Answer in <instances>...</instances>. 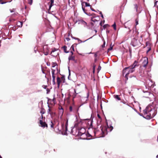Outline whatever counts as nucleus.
I'll return each instance as SVG.
<instances>
[{"label": "nucleus", "instance_id": "obj_1", "mask_svg": "<svg viewBox=\"0 0 158 158\" xmlns=\"http://www.w3.org/2000/svg\"><path fill=\"white\" fill-rule=\"evenodd\" d=\"M94 117L91 114L90 119L91 120L88 121V122H90V127L89 128V130H92L93 131V132L95 135L99 131V129H98L99 126L100 125V123L99 124L98 123V121L97 123V126L96 127H93V119L94 118Z\"/></svg>", "mask_w": 158, "mask_h": 158}, {"label": "nucleus", "instance_id": "obj_2", "mask_svg": "<svg viewBox=\"0 0 158 158\" xmlns=\"http://www.w3.org/2000/svg\"><path fill=\"white\" fill-rule=\"evenodd\" d=\"M68 119H67L65 125L64 123H62L61 126V129L59 130L58 129L59 132H60L61 134L63 135H68L67 131L68 130Z\"/></svg>", "mask_w": 158, "mask_h": 158}, {"label": "nucleus", "instance_id": "obj_3", "mask_svg": "<svg viewBox=\"0 0 158 158\" xmlns=\"http://www.w3.org/2000/svg\"><path fill=\"white\" fill-rule=\"evenodd\" d=\"M77 126L76 129L78 131L77 135L81 136L85 134L86 131L85 129L83 127H78L77 126Z\"/></svg>", "mask_w": 158, "mask_h": 158}, {"label": "nucleus", "instance_id": "obj_4", "mask_svg": "<svg viewBox=\"0 0 158 158\" xmlns=\"http://www.w3.org/2000/svg\"><path fill=\"white\" fill-rule=\"evenodd\" d=\"M153 104L154 106L153 109L155 111V113L153 114V117H154L156 114L157 113V109L158 108V99L155 98Z\"/></svg>", "mask_w": 158, "mask_h": 158}, {"label": "nucleus", "instance_id": "obj_5", "mask_svg": "<svg viewBox=\"0 0 158 158\" xmlns=\"http://www.w3.org/2000/svg\"><path fill=\"white\" fill-rule=\"evenodd\" d=\"M100 128L101 131L102 136L101 137H104L105 135L107 134V128L105 127L104 126H102V125L100 126Z\"/></svg>", "mask_w": 158, "mask_h": 158}, {"label": "nucleus", "instance_id": "obj_6", "mask_svg": "<svg viewBox=\"0 0 158 158\" xmlns=\"http://www.w3.org/2000/svg\"><path fill=\"white\" fill-rule=\"evenodd\" d=\"M130 44L133 47H135L137 46L138 45L137 39L135 38H133L131 40Z\"/></svg>", "mask_w": 158, "mask_h": 158}, {"label": "nucleus", "instance_id": "obj_7", "mask_svg": "<svg viewBox=\"0 0 158 158\" xmlns=\"http://www.w3.org/2000/svg\"><path fill=\"white\" fill-rule=\"evenodd\" d=\"M51 115H50V116H51V118L52 119H53V120L55 122L57 121L59 123V119H58H58H56V118H53L55 116H56L57 115L56 112L55 111H53L52 110V111H51Z\"/></svg>", "mask_w": 158, "mask_h": 158}, {"label": "nucleus", "instance_id": "obj_8", "mask_svg": "<svg viewBox=\"0 0 158 158\" xmlns=\"http://www.w3.org/2000/svg\"><path fill=\"white\" fill-rule=\"evenodd\" d=\"M40 126L43 128L45 127H48V124L45 121L44 122L42 119L39 120Z\"/></svg>", "mask_w": 158, "mask_h": 158}, {"label": "nucleus", "instance_id": "obj_9", "mask_svg": "<svg viewBox=\"0 0 158 158\" xmlns=\"http://www.w3.org/2000/svg\"><path fill=\"white\" fill-rule=\"evenodd\" d=\"M21 10L22 11L23 14L24 13V12L25 13H27L26 15H25V16H26L27 15H28V10L27 9V7L26 5L25 6L24 8H21Z\"/></svg>", "mask_w": 158, "mask_h": 158}, {"label": "nucleus", "instance_id": "obj_10", "mask_svg": "<svg viewBox=\"0 0 158 158\" xmlns=\"http://www.w3.org/2000/svg\"><path fill=\"white\" fill-rule=\"evenodd\" d=\"M56 81L57 85V88L59 89L60 87V83L62 82L61 78L59 77H57L56 78Z\"/></svg>", "mask_w": 158, "mask_h": 158}, {"label": "nucleus", "instance_id": "obj_11", "mask_svg": "<svg viewBox=\"0 0 158 158\" xmlns=\"http://www.w3.org/2000/svg\"><path fill=\"white\" fill-rule=\"evenodd\" d=\"M148 63V59L146 58L145 59L143 62V66L144 67H146Z\"/></svg>", "mask_w": 158, "mask_h": 158}, {"label": "nucleus", "instance_id": "obj_12", "mask_svg": "<svg viewBox=\"0 0 158 158\" xmlns=\"http://www.w3.org/2000/svg\"><path fill=\"white\" fill-rule=\"evenodd\" d=\"M138 61L137 60H135L133 64H131L130 67H132L133 69L136 66H138Z\"/></svg>", "mask_w": 158, "mask_h": 158}, {"label": "nucleus", "instance_id": "obj_13", "mask_svg": "<svg viewBox=\"0 0 158 158\" xmlns=\"http://www.w3.org/2000/svg\"><path fill=\"white\" fill-rule=\"evenodd\" d=\"M131 67L130 66L128 67H125L124 68L123 70V76H124V74L125 73H126L127 72L129 69Z\"/></svg>", "mask_w": 158, "mask_h": 158}, {"label": "nucleus", "instance_id": "obj_14", "mask_svg": "<svg viewBox=\"0 0 158 158\" xmlns=\"http://www.w3.org/2000/svg\"><path fill=\"white\" fill-rule=\"evenodd\" d=\"M80 106L77 107L74 104L73 105V112H78L79 108Z\"/></svg>", "mask_w": 158, "mask_h": 158}, {"label": "nucleus", "instance_id": "obj_15", "mask_svg": "<svg viewBox=\"0 0 158 158\" xmlns=\"http://www.w3.org/2000/svg\"><path fill=\"white\" fill-rule=\"evenodd\" d=\"M89 27H88V29L93 30V29H94L95 27H94V23L91 22L90 23V25Z\"/></svg>", "mask_w": 158, "mask_h": 158}, {"label": "nucleus", "instance_id": "obj_16", "mask_svg": "<svg viewBox=\"0 0 158 158\" xmlns=\"http://www.w3.org/2000/svg\"><path fill=\"white\" fill-rule=\"evenodd\" d=\"M81 3L82 6H83L84 4L85 3V7H88V6H91L90 4L89 3H88L86 2H83L82 0H81Z\"/></svg>", "mask_w": 158, "mask_h": 158}, {"label": "nucleus", "instance_id": "obj_17", "mask_svg": "<svg viewBox=\"0 0 158 158\" xmlns=\"http://www.w3.org/2000/svg\"><path fill=\"white\" fill-rule=\"evenodd\" d=\"M135 70V69H133L132 67H130L129 68V69L128 70L126 73H128V74L129 75L130 73L133 72Z\"/></svg>", "mask_w": 158, "mask_h": 158}, {"label": "nucleus", "instance_id": "obj_18", "mask_svg": "<svg viewBox=\"0 0 158 158\" xmlns=\"http://www.w3.org/2000/svg\"><path fill=\"white\" fill-rule=\"evenodd\" d=\"M64 113V111L62 110H59V116L58 117V119H59V116H60V119L62 118V116Z\"/></svg>", "mask_w": 158, "mask_h": 158}, {"label": "nucleus", "instance_id": "obj_19", "mask_svg": "<svg viewBox=\"0 0 158 158\" xmlns=\"http://www.w3.org/2000/svg\"><path fill=\"white\" fill-rule=\"evenodd\" d=\"M77 125H78V124H77V123H75L74 124V126L73 127H71L72 129H71V131L70 132V134H72L73 135H75L73 134V129L74 128V127H75L76 128V127H77Z\"/></svg>", "mask_w": 158, "mask_h": 158}, {"label": "nucleus", "instance_id": "obj_20", "mask_svg": "<svg viewBox=\"0 0 158 158\" xmlns=\"http://www.w3.org/2000/svg\"><path fill=\"white\" fill-rule=\"evenodd\" d=\"M77 22H78V24H84V21L83 19L76 20L75 23H76Z\"/></svg>", "mask_w": 158, "mask_h": 158}, {"label": "nucleus", "instance_id": "obj_21", "mask_svg": "<svg viewBox=\"0 0 158 158\" xmlns=\"http://www.w3.org/2000/svg\"><path fill=\"white\" fill-rule=\"evenodd\" d=\"M75 56H73L72 55L69 56L68 57L69 62L71 60L73 61L75 59Z\"/></svg>", "mask_w": 158, "mask_h": 158}, {"label": "nucleus", "instance_id": "obj_22", "mask_svg": "<svg viewBox=\"0 0 158 158\" xmlns=\"http://www.w3.org/2000/svg\"><path fill=\"white\" fill-rule=\"evenodd\" d=\"M107 26H108V24H105L103 26L102 25V27H101L100 29L101 31H102L103 29H105L107 27Z\"/></svg>", "mask_w": 158, "mask_h": 158}, {"label": "nucleus", "instance_id": "obj_23", "mask_svg": "<svg viewBox=\"0 0 158 158\" xmlns=\"http://www.w3.org/2000/svg\"><path fill=\"white\" fill-rule=\"evenodd\" d=\"M114 97L118 101H120L121 100L120 97L118 95H114Z\"/></svg>", "mask_w": 158, "mask_h": 158}, {"label": "nucleus", "instance_id": "obj_24", "mask_svg": "<svg viewBox=\"0 0 158 158\" xmlns=\"http://www.w3.org/2000/svg\"><path fill=\"white\" fill-rule=\"evenodd\" d=\"M12 1V0H10L6 2L5 1H3V0H0V4H4L6 3L7 2H11Z\"/></svg>", "mask_w": 158, "mask_h": 158}, {"label": "nucleus", "instance_id": "obj_25", "mask_svg": "<svg viewBox=\"0 0 158 158\" xmlns=\"http://www.w3.org/2000/svg\"><path fill=\"white\" fill-rule=\"evenodd\" d=\"M62 48L63 49L64 52L65 53H68L69 52V51H67V47L64 45L62 47Z\"/></svg>", "mask_w": 158, "mask_h": 158}, {"label": "nucleus", "instance_id": "obj_26", "mask_svg": "<svg viewBox=\"0 0 158 158\" xmlns=\"http://www.w3.org/2000/svg\"><path fill=\"white\" fill-rule=\"evenodd\" d=\"M143 93H147L148 95H152L153 96V97H154V95L152 94L150 92H148L147 91H144V90H143Z\"/></svg>", "mask_w": 158, "mask_h": 158}, {"label": "nucleus", "instance_id": "obj_27", "mask_svg": "<svg viewBox=\"0 0 158 158\" xmlns=\"http://www.w3.org/2000/svg\"><path fill=\"white\" fill-rule=\"evenodd\" d=\"M48 107L49 108L48 110L47 111L48 114H50V115H51V111H52V110H51V109H50V106H49V104H48Z\"/></svg>", "mask_w": 158, "mask_h": 158}, {"label": "nucleus", "instance_id": "obj_28", "mask_svg": "<svg viewBox=\"0 0 158 158\" xmlns=\"http://www.w3.org/2000/svg\"><path fill=\"white\" fill-rule=\"evenodd\" d=\"M61 81L63 83H64L65 82V76L64 75H63L61 77Z\"/></svg>", "mask_w": 158, "mask_h": 158}, {"label": "nucleus", "instance_id": "obj_29", "mask_svg": "<svg viewBox=\"0 0 158 158\" xmlns=\"http://www.w3.org/2000/svg\"><path fill=\"white\" fill-rule=\"evenodd\" d=\"M143 118L147 120H150L152 118V117H150L149 115H147L146 116L143 117Z\"/></svg>", "mask_w": 158, "mask_h": 158}, {"label": "nucleus", "instance_id": "obj_30", "mask_svg": "<svg viewBox=\"0 0 158 158\" xmlns=\"http://www.w3.org/2000/svg\"><path fill=\"white\" fill-rule=\"evenodd\" d=\"M128 73H126V74L125 76V83H127V81L128 79Z\"/></svg>", "mask_w": 158, "mask_h": 158}, {"label": "nucleus", "instance_id": "obj_31", "mask_svg": "<svg viewBox=\"0 0 158 158\" xmlns=\"http://www.w3.org/2000/svg\"><path fill=\"white\" fill-rule=\"evenodd\" d=\"M54 0H50V1L48 2V4L53 6L54 5Z\"/></svg>", "mask_w": 158, "mask_h": 158}, {"label": "nucleus", "instance_id": "obj_32", "mask_svg": "<svg viewBox=\"0 0 158 158\" xmlns=\"http://www.w3.org/2000/svg\"><path fill=\"white\" fill-rule=\"evenodd\" d=\"M94 36H94H92V37H90V38H89L88 39L86 40H85V41H81V40H80V41H78L79 42V43H78V44H80V43H84V42H85L86 41L88 40H89V39H91L92 38V37H93Z\"/></svg>", "mask_w": 158, "mask_h": 158}, {"label": "nucleus", "instance_id": "obj_33", "mask_svg": "<svg viewBox=\"0 0 158 158\" xmlns=\"http://www.w3.org/2000/svg\"><path fill=\"white\" fill-rule=\"evenodd\" d=\"M40 113L41 114H44L45 113V110L44 109L42 108L41 109V110H40Z\"/></svg>", "mask_w": 158, "mask_h": 158}, {"label": "nucleus", "instance_id": "obj_34", "mask_svg": "<svg viewBox=\"0 0 158 158\" xmlns=\"http://www.w3.org/2000/svg\"><path fill=\"white\" fill-rule=\"evenodd\" d=\"M112 27H113V28L114 30H116V24L115 22L112 25Z\"/></svg>", "mask_w": 158, "mask_h": 158}, {"label": "nucleus", "instance_id": "obj_35", "mask_svg": "<svg viewBox=\"0 0 158 158\" xmlns=\"http://www.w3.org/2000/svg\"><path fill=\"white\" fill-rule=\"evenodd\" d=\"M71 36L73 39L77 40L78 41H80V39L79 38L73 36L72 35H71Z\"/></svg>", "mask_w": 158, "mask_h": 158}, {"label": "nucleus", "instance_id": "obj_36", "mask_svg": "<svg viewBox=\"0 0 158 158\" xmlns=\"http://www.w3.org/2000/svg\"><path fill=\"white\" fill-rule=\"evenodd\" d=\"M56 66H58V64L56 62H52V68H54Z\"/></svg>", "mask_w": 158, "mask_h": 158}, {"label": "nucleus", "instance_id": "obj_37", "mask_svg": "<svg viewBox=\"0 0 158 158\" xmlns=\"http://www.w3.org/2000/svg\"><path fill=\"white\" fill-rule=\"evenodd\" d=\"M105 20H103V21H101L99 24V25L101 26V27L102 26V25L105 23Z\"/></svg>", "mask_w": 158, "mask_h": 158}, {"label": "nucleus", "instance_id": "obj_38", "mask_svg": "<svg viewBox=\"0 0 158 158\" xmlns=\"http://www.w3.org/2000/svg\"><path fill=\"white\" fill-rule=\"evenodd\" d=\"M99 19L98 20H97L96 19H93V18H91V21H92V22H93L94 23H95L96 22H98L99 21L100 19L99 18Z\"/></svg>", "mask_w": 158, "mask_h": 158}, {"label": "nucleus", "instance_id": "obj_39", "mask_svg": "<svg viewBox=\"0 0 158 158\" xmlns=\"http://www.w3.org/2000/svg\"><path fill=\"white\" fill-rule=\"evenodd\" d=\"M19 23H20V25H18L19 27H21L23 26V23L24 22L23 21H19Z\"/></svg>", "mask_w": 158, "mask_h": 158}, {"label": "nucleus", "instance_id": "obj_40", "mask_svg": "<svg viewBox=\"0 0 158 158\" xmlns=\"http://www.w3.org/2000/svg\"><path fill=\"white\" fill-rule=\"evenodd\" d=\"M85 14L89 16H93V15H95V14L94 13H93L92 14H91L90 13H88L87 12L86 13H85Z\"/></svg>", "mask_w": 158, "mask_h": 158}, {"label": "nucleus", "instance_id": "obj_41", "mask_svg": "<svg viewBox=\"0 0 158 158\" xmlns=\"http://www.w3.org/2000/svg\"><path fill=\"white\" fill-rule=\"evenodd\" d=\"M106 44V42L105 40H103V44L101 46L102 48H104L105 47V45Z\"/></svg>", "mask_w": 158, "mask_h": 158}, {"label": "nucleus", "instance_id": "obj_42", "mask_svg": "<svg viewBox=\"0 0 158 158\" xmlns=\"http://www.w3.org/2000/svg\"><path fill=\"white\" fill-rule=\"evenodd\" d=\"M51 123L50 126L52 128H53L54 126V124L53 123L52 121V120H51Z\"/></svg>", "mask_w": 158, "mask_h": 158}, {"label": "nucleus", "instance_id": "obj_43", "mask_svg": "<svg viewBox=\"0 0 158 158\" xmlns=\"http://www.w3.org/2000/svg\"><path fill=\"white\" fill-rule=\"evenodd\" d=\"M58 50V49L56 48H53L51 51V53H52V52H54Z\"/></svg>", "mask_w": 158, "mask_h": 158}, {"label": "nucleus", "instance_id": "obj_44", "mask_svg": "<svg viewBox=\"0 0 158 158\" xmlns=\"http://www.w3.org/2000/svg\"><path fill=\"white\" fill-rule=\"evenodd\" d=\"M113 49V46H112L111 44L109 48H108L107 49V52H109L110 51Z\"/></svg>", "mask_w": 158, "mask_h": 158}, {"label": "nucleus", "instance_id": "obj_45", "mask_svg": "<svg viewBox=\"0 0 158 158\" xmlns=\"http://www.w3.org/2000/svg\"><path fill=\"white\" fill-rule=\"evenodd\" d=\"M148 109L147 107L146 108V109L144 110H143V112L144 114H148V112L147 111V109Z\"/></svg>", "mask_w": 158, "mask_h": 158}, {"label": "nucleus", "instance_id": "obj_46", "mask_svg": "<svg viewBox=\"0 0 158 158\" xmlns=\"http://www.w3.org/2000/svg\"><path fill=\"white\" fill-rule=\"evenodd\" d=\"M69 110L70 112L73 111V106H70L69 107Z\"/></svg>", "mask_w": 158, "mask_h": 158}, {"label": "nucleus", "instance_id": "obj_47", "mask_svg": "<svg viewBox=\"0 0 158 158\" xmlns=\"http://www.w3.org/2000/svg\"><path fill=\"white\" fill-rule=\"evenodd\" d=\"M98 11L99 12V14L101 15V17L102 18H104V16L102 14V11H100L99 10H98Z\"/></svg>", "mask_w": 158, "mask_h": 158}, {"label": "nucleus", "instance_id": "obj_48", "mask_svg": "<svg viewBox=\"0 0 158 158\" xmlns=\"http://www.w3.org/2000/svg\"><path fill=\"white\" fill-rule=\"evenodd\" d=\"M52 6V5H49V7L48 9V13L50 14V13L49 12V11H50L51 9Z\"/></svg>", "mask_w": 158, "mask_h": 158}, {"label": "nucleus", "instance_id": "obj_49", "mask_svg": "<svg viewBox=\"0 0 158 158\" xmlns=\"http://www.w3.org/2000/svg\"><path fill=\"white\" fill-rule=\"evenodd\" d=\"M97 116H98V118H99L100 120V122H99V123H100V122L102 121V118L101 116L99 114H97Z\"/></svg>", "mask_w": 158, "mask_h": 158}, {"label": "nucleus", "instance_id": "obj_50", "mask_svg": "<svg viewBox=\"0 0 158 158\" xmlns=\"http://www.w3.org/2000/svg\"><path fill=\"white\" fill-rule=\"evenodd\" d=\"M148 49L146 51V53H148L151 49V47H148Z\"/></svg>", "mask_w": 158, "mask_h": 158}, {"label": "nucleus", "instance_id": "obj_51", "mask_svg": "<svg viewBox=\"0 0 158 158\" xmlns=\"http://www.w3.org/2000/svg\"><path fill=\"white\" fill-rule=\"evenodd\" d=\"M17 29V27L15 26H14L12 27V30L14 31H15Z\"/></svg>", "mask_w": 158, "mask_h": 158}, {"label": "nucleus", "instance_id": "obj_52", "mask_svg": "<svg viewBox=\"0 0 158 158\" xmlns=\"http://www.w3.org/2000/svg\"><path fill=\"white\" fill-rule=\"evenodd\" d=\"M146 46H150L151 45V43H150L148 41H147L146 43Z\"/></svg>", "mask_w": 158, "mask_h": 158}, {"label": "nucleus", "instance_id": "obj_53", "mask_svg": "<svg viewBox=\"0 0 158 158\" xmlns=\"http://www.w3.org/2000/svg\"><path fill=\"white\" fill-rule=\"evenodd\" d=\"M147 139H140V142L143 143H146L147 142Z\"/></svg>", "mask_w": 158, "mask_h": 158}, {"label": "nucleus", "instance_id": "obj_54", "mask_svg": "<svg viewBox=\"0 0 158 158\" xmlns=\"http://www.w3.org/2000/svg\"><path fill=\"white\" fill-rule=\"evenodd\" d=\"M101 69V67L100 66V65H99L98 66V68L97 69V70H98V73H99V71H100V70Z\"/></svg>", "mask_w": 158, "mask_h": 158}, {"label": "nucleus", "instance_id": "obj_55", "mask_svg": "<svg viewBox=\"0 0 158 158\" xmlns=\"http://www.w3.org/2000/svg\"><path fill=\"white\" fill-rule=\"evenodd\" d=\"M82 10H83V12H84V13L85 14V13H87L85 7H83V6H82Z\"/></svg>", "mask_w": 158, "mask_h": 158}, {"label": "nucleus", "instance_id": "obj_56", "mask_svg": "<svg viewBox=\"0 0 158 158\" xmlns=\"http://www.w3.org/2000/svg\"><path fill=\"white\" fill-rule=\"evenodd\" d=\"M96 15H93V16L91 18H93V19L94 18H97V17H98V18H99V16L98 15V16H96Z\"/></svg>", "mask_w": 158, "mask_h": 158}, {"label": "nucleus", "instance_id": "obj_57", "mask_svg": "<svg viewBox=\"0 0 158 158\" xmlns=\"http://www.w3.org/2000/svg\"><path fill=\"white\" fill-rule=\"evenodd\" d=\"M32 2H33V0H28V3L30 5H32Z\"/></svg>", "mask_w": 158, "mask_h": 158}, {"label": "nucleus", "instance_id": "obj_58", "mask_svg": "<svg viewBox=\"0 0 158 158\" xmlns=\"http://www.w3.org/2000/svg\"><path fill=\"white\" fill-rule=\"evenodd\" d=\"M56 70L57 71V72L56 73V74H58L60 73V69H58L57 67H56Z\"/></svg>", "mask_w": 158, "mask_h": 158}, {"label": "nucleus", "instance_id": "obj_59", "mask_svg": "<svg viewBox=\"0 0 158 158\" xmlns=\"http://www.w3.org/2000/svg\"><path fill=\"white\" fill-rule=\"evenodd\" d=\"M158 2V1H156V0H155V2H154V6H156L157 7H158V5H157V3Z\"/></svg>", "mask_w": 158, "mask_h": 158}, {"label": "nucleus", "instance_id": "obj_60", "mask_svg": "<svg viewBox=\"0 0 158 158\" xmlns=\"http://www.w3.org/2000/svg\"><path fill=\"white\" fill-rule=\"evenodd\" d=\"M48 87V86L47 85H43L42 86V87L44 89H47V87Z\"/></svg>", "mask_w": 158, "mask_h": 158}, {"label": "nucleus", "instance_id": "obj_61", "mask_svg": "<svg viewBox=\"0 0 158 158\" xmlns=\"http://www.w3.org/2000/svg\"><path fill=\"white\" fill-rule=\"evenodd\" d=\"M135 9L136 10V11L137 12L138 11V6L137 4L135 5Z\"/></svg>", "mask_w": 158, "mask_h": 158}, {"label": "nucleus", "instance_id": "obj_62", "mask_svg": "<svg viewBox=\"0 0 158 158\" xmlns=\"http://www.w3.org/2000/svg\"><path fill=\"white\" fill-rule=\"evenodd\" d=\"M135 24L136 25H137L139 24L138 23V19H135Z\"/></svg>", "mask_w": 158, "mask_h": 158}, {"label": "nucleus", "instance_id": "obj_63", "mask_svg": "<svg viewBox=\"0 0 158 158\" xmlns=\"http://www.w3.org/2000/svg\"><path fill=\"white\" fill-rule=\"evenodd\" d=\"M110 132H111L113 129V127L111 125H110Z\"/></svg>", "mask_w": 158, "mask_h": 158}, {"label": "nucleus", "instance_id": "obj_64", "mask_svg": "<svg viewBox=\"0 0 158 158\" xmlns=\"http://www.w3.org/2000/svg\"><path fill=\"white\" fill-rule=\"evenodd\" d=\"M46 94H49V93L50 92V90L49 89H46Z\"/></svg>", "mask_w": 158, "mask_h": 158}]
</instances>
